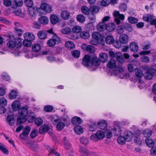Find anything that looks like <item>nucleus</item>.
<instances>
[{
    "label": "nucleus",
    "instance_id": "obj_63",
    "mask_svg": "<svg viewBox=\"0 0 156 156\" xmlns=\"http://www.w3.org/2000/svg\"><path fill=\"white\" fill-rule=\"evenodd\" d=\"M143 19L147 22H150L153 19L152 16L150 14H148L146 16H143Z\"/></svg>",
    "mask_w": 156,
    "mask_h": 156
},
{
    "label": "nucleus",
    "instance_id": "obj_26",
    "mask_svg": "<svg viewBox=\"0 0 156 156\" xmlns=\"http://www.w3.org/2000/svg\"><path fill=\"white\" fill-rule=\"evenodd\" d=\"M108 67L110 69L115 68L116 67L115 61L113 59H111L108 62L107 65Z\"/></svg>",
    "mask_w": 156,
    "mask_h": 156
},
{
    "label": "nucleus",
    "instance_id": "obj_54",
    "mask_svg": "<svg viewBox=\"0 0 156 156\" xmlns=\"http://www.w3.org/2000/svg\"><path fill=\"white\" fill-rule=\"evenodd\" d=\"M97 127V125L95 122H92L90 124L89 130L91 131H94L96 130Z\"/></svg>",
    "mask_w": 156,
    "mask_h": 156
},
{
    "label": "nucleus",
    "instance_id": "obj_19",
    "mask_svg": "<svg viewBox=\"0 0 156 156\" xmlns=\"http://www.w3.org/2000/svg\"><path fill=\"white\" fill-rule=\"evenodd\" d=\"M24 37L25 39L31 41H33L35 38L34 35L29 32L25 33L24 35Z\"/></svg>",
    "mask_w": 156,
    "mask_h": 156
},
{
    "label": "nucleus",
    "instance_id": "obj_34",
    "mask_svg": "<svg viewBox=\"0 0 156 156\" xmlns=\"http://www.w3.org/2000/svg\"><path fill=\"white\" fill-rule=\"evenodd\" d=\"M134 70L136 75L137 77L141 78L144 76L142 71L139 68H136Z\"/></svg>",
    "mask_w": 156,
    "mask_h": 156
},
{
    "label": "nucleus",
    "instance_id": "obj_55",
    "mask_svg": "<svg viewBox=\"0 0 156 156\" xmlns=\"http://www.w3.org/2000/svg\"><path fill=\"white\" fill-rule=\"evenodd\" d=\"M128 20L129 23L132 24L136 23L138 21V19L132 16L129 17L128 18Z\"/></svg>",
    "mask_w": 156,
    "mask_h": 156
},
{
    "label": "nucleus",
    "instance_id": "obj_8",
    "mask_svg": "<svg viewBox=\"0 0 156 156\" xmlns=\"http://www.w3.org/2000/svg\"><path fill=\"white\" fill-rule=\"evenodd\" d=\"M101 63L99 58L96 56H91V68L93 66H98Z\"/></svg>",
    "mask_w": 156,
    "mask_h": 156
},
{
    "label": "nucleus",
    "instance_id": "obj_17",
    "mask_svg": "<svg viewBox=\"0 0 156 156\" xmlns=\"http://www.w3.org/2000/svg\"><path fill=\"white\" fill-rule=\"evenodd\" d=\"M61 16L63 20H67L70 16V13L67 11H64L61 12Z\"/></svg>",
    "mask_w": 156,
    "mask_h": 156
},
{
    "label": "nucleus",
    "instance_id": "obj_36",
    "mask_svg": "<svg viewBox=\"0 0 156 156\" xmlns=\"http://www.w3.org/2000/svg\"><path fill=\"white\" fill-rule=\"evenodd\" d=\"M92 36L93 39L99 40L101 38V35L98 32H94L92 33Z\"/></svg>",
    "mask_w": 156,
    "mask_h": 156
},
{
    "label": "nucleus",
    "instance_id": "obj_48",
    "mask_svg": "<svg viewBox=\"0 0 156 156\" xmlns=\"http://www.w3.org/2000/svg\"><path fill=\"white\" fill-rule=\"evenodd\" d=\"M17 92L15 90H11L9 94V98L11 99H13L15 98L17 96Z\"/></svg>",
    "mask_w": 156,
    "mask_h": 156
},
{
    "label": "nucleus",
    "instance_id": "obj_2",
    "mask_svg": "<svg viewBox=\"0 0 156 156\" xmlns=\"http://www.w3.org/2000/svg\"><path fill=\"white\" fill-rule=\"evenodd\" d=\"M29 107L27 105L22 107L19 110L18 113L19 116L17 119L16 123L18 125L25 122L27 120V116L28 111V109Z\"/></svg>",
    "mask_w": 156,
    "mask_h": 156
},
{
    "label": "nucleus",
    "instance_id": "obj_44",
    "mask_svg": "<svg viewBox=\"0 0 156 156\" xmlns=\"http://www.w3.org/2000/svg\"><path fill=\"white\" fill-rule=\"evenodd\" d=\"M116 58L118 61L120 63H123L124 62L125 60L123 56L120 53L116 54Z\"/></svg>",
    "mask_w": 156,
    "mask_h": 156
},
{
    "label": "nucleus",
    "instance_id": "obj_16",
    "mask_svg": "<svg viewBox=\"0 0 156 156\" xmlns=\"http://www.w3.org/2000/svg\"><path fill=\"white\" fill-rule=\"evenodd\" d=\"M97 125L101 129H105L107 126V122L104 120L98 122Z\"/></svg>",
    "mask_w": 156,
    "mask_h": 156
},
{
    "label": "nucleus",
    "instance_id": "obj_24",
    "mask_svg": "<svg viewBox=\"0 0 156 156\" xmlns=\"http://www.w3.org/2000/svg\"><path fill=\"white\" fill-rule=\"evenodd\" d=\"M85 47V49L87 51L90 53H93L95 51L94 47L91 45L86 46V44H84L82 46V48H84Z\"/></svg>",
    "mask_w": 156,
    "mask_h": 156
},
{
    "label": "nucleus",
    "instance_id": "obj_57",
    "mask_svg": "<svg viewBox=\"0 0 156 156\" xmlns=\"http://www.w3.org/2000/svg\"><path fill=\"white\" fill-rule=\"evenodd\" d=\"M24 3L27 6L30 8L32 7L34 4L32 0H25Z\"/></svg>",
    "mask_w": 156,
    "mask_h": 156
},
{
    "label": "nucleus",
    "instance_id": "obj_45",
    "mask_svg": "<svg viewBox=\"0 0 156 156\" xmlns=\"http://www.w3.org/2000/svg\"><path fill=\"white\" fill-rule=\"evenodd\" d=\"M113 130L115 132V134L117 136L120 135L122 133L121 129L120 127L119 126L114 127Z\"/></svg>",
    "mask_w": 156,
    "mask_h": 156
},
{
    "label": "nucleus",
    "instance_id": "obj_25",
    "mask_svg": "<svg viewBox=\"0 0 156 156\" xmlns=\"http://www.w3.org/2000/svg\"><path fill=\"white\" fill-rule=\"evenodd\" d=\"M152 131L151 129H144L143 132V134L145 137H149L152 135Z\"/></svg>",
    "mask_w": 156,
    "mask_h": 156
},
{
    "label": "nucleus",
    "instance_id": "obj_9",
    "mask_svg": "<svg viewBox=\"0 0 156 156\" xmlns=\"http://www.w3.org/2000/svg\"><path fill=\"white\" fill-rule=\"evenodd\" d=\"M23 4L22 0H15L11 2L10 6L13 9H16L18 7L21 6Z\"/></svg>",
    "mask_w": 156,
    "mask_h": 156
},
{
    "label": "nucleus",
    "instance_id": "obj_32",
    "mask_svg": "<svg viewBox=\"0 0 156 156\" xmlns=\"http://www.w3.org/2000/svg\"><path fill=\"white\" fill-rule=\"evenodd\" d=\"M106 43L108 44H111L113 43L114 39L113 37L110 35L107 36L105 39Z\"/></svg>",
    "mask_w": 156,
    "mask_h": 156
},
{
    "label": "nucleus",
    "instance_id": "obj_33",
    "mask_svg": "<svg viewBox=\"0 0 156 156\" xmlns=\"http://www.w3.org/2000/svg\"><path fill=\"white\" fill-rule=\"evenodd\" d=\"M58 18L56 15H52L51 16L50 21L52 24H56L58 22Z\"/></svg>",
    "mask_w": 156,
    "mask_h": 156
},
{
    "label": "nucleus",
    "instance_id": "obj_46",
    "mask_svg": "<svg viewBox=\"0 0 156 156\" xmlns=\"http://www.w3.org/2000/svg\"><path fill=\"white\" fill-rule=\"evenodd\" d=\"M77 20L80 23H83L85 20V18L82 14H79L76 16Z\"/></svg>",
    "mask_w": 156,
    "mask_h": 156
},
{
    "label": "nucleus",
    "instance_id": "obj_11",
    "mask_svg": "<svg viewBox=\"0 0 156 156\" xmlns=\"http://www.w3.org/2000/svg\"><path fill=\"white\" fill-rule=\"evenodd\" d=\"M41 9L47 12L50 13L52 11L51 6L45 3H42L41 5Z\"/></svg>",
    "mask_w": 156,
    "mask_h": 156
},
{
    "label": "nucleus",
    "instance_id": "obj_37",
    "mask_svg": "<svg viewBox=\"0 0 156 156\" xmlns=\"http://www.w3.org/2000/svg\"><path fill=\"white\" fill-rule=\"evenodd\" d=\"M106 27L107 30L110 32L112 31L115 28V25L113 23H109L107 25H106Z\"/></svg>",
    "mask_w": 156,
    "mask_h": 156
},
{
    "label": "nucleus",
    "instance_id": "obj_49",
    "mask_svg": "<svg viewBox=\"0 0 156 156\" xmlns=\"http://www.w3.org/2000/svg\"><path fill=\"white\" fill-rule=\"evenodd\" d=\"M63 142L65 145V148L69 149L71 147V145L68 140H66V137H65L63 139Z\"/></svg>",
    "mask_w": 156,
    "mask_h": 156
},
{
    "label": "nucleus",
    "instance_id": "obj_35",
    "mask_svg": "<svg viewBox=\"0 0 156 156\" xmlns=\"http://www.w3.org/2000/svg\"><path fill=\"white\" fill-rule=\"evenodd\" d=\"M117 141L119 144L122 145L124 144L127 141L125 137L123 136H119L117 138Z\"/></svg>",
    "mask_w": 156,
    "mask_h": 156
},
{
    "label": "nucleus",
    "instance_id": "obj_4",
    "mask_svg": "<svg viewBox=\"0 0 156 156\" xmlns=\"http://www.w3.org/2000/svg\"><path fill=\"white\" fill-rule=\"evenodd\" d=\"M61 42V39L56 34H55L52 37L51 39L47 41V44L49 47H53L56 44H58Z\"/></svg>",
    "mask_w": 156,
    "mask_h": 156
},
{
    "label": "nucleus",
    "instance_id": "obj_28",
    "mask_svg": "<svg viewBox=\"0 0 156 156\" xmlns=\"http://www.w3.org/2000/svg\"><path fill=\"white\" fill-rule=\"evenodd\" d=\"M37 35L40 39H44L47 37V34L44 31H39L37 33Z\"/></svg>",
    "mask_w": 156,
    "mask_h": 156
},
{
    "label": "nucleus",
    "instance_id": "obj_21",
    "mask_svg": "<svg viewBox=\"0 0 156 156\" xmlns=\"http://www.w3.org/2000/svg\"><path fill=\"white\" fill-rule=\"evenodd\" d=\"M123 72V69L120 66H119L116 67L115 68V69L112 72V73L115 75H116L117 74L121 73Z\"/></svg>",
    "mask_w": 156,
    "mask_h": 156
},
{
    "label": "nucleus",
    "instance_id": "obj_52",
    "mask_svg": "<svg viewBox=\"0 0 156 156\" xmlns=\"http://www.w3.org/2000/svg\"><path fill=\"white\" fill-rule=\"evenodd\" d=\"M30 127L29 126H26L24 129H23L22 133L24 134V135L27 136L28 135L30 132Z\"/></svg>",
    "mask_w": 156,
    "mask_h": 156
},
{
    "label": "nucleus",
    "instance_id": "obj_43",
    "mask_svg": "<svg viewBox=\"0 0 156 156\" xmlns=\"http://www.w3.org/2000/svg\"><path fill=\"white\" fill-rule=\"evenodd\" d=\"M66 48L69 49H73L75 48V45L73 42L71 41L66 42L65 44Z\"/></svg>",
    "mask_w": 156,
    "mask_h": 156
},
{
    "label": "nucleus",
    "instance_id": "obj_39",
    "mask_svg": "<svg viewBox=\"0 0 156 156\" xmlns=\"http://www.w3.org/2000/svg\"><path fill=\"white\" fill-rule=\"evenodd\" d=\"M48 127L47 125H44L41 126L39 129V133H42L47 132L48 130Z\"/></svg>",
    "mask_w": 156,
    "mask_h": 156
},
{
    "label": "nucleus",
    "instance_id": "obj_29",
    "mask_svg": "<svg viewBox=\"0 0 156 156\" xmlns=\"http://www.w3.org/2000/svg\"><path fill=\"white\" fill-rule=\"evenodd\" d=\"M0 151L3 152L5 154H9V152L8 150L6 148V146L0 142Z\"/></svg>",
    "mask_w": 156,
    "mask_h": 156
},
{
    "label": "nucleus",
    "instance_id": "obj_22",
    "mask_svg": "<svg viewBox=\"0 0 156 156\" xmlns=\"http://www.w3.org/2000/svg\"><path fill=\"white\" fill-rule=\"evenodd\" d=\"M28 12L30 16L33 17L36 16L37 11L36 8L34 7L29 8L28 9Z\"/></svg>",
    "mask_w": 156,
    "mask_h": 156
},
{
    "label": "nucleus",
    "instance_id": "obj_40",
    "mask_svg": "<svg viewBox=\"0 0 156 156\" xmlns=\"http://www.w3.org/2000/svg\"><path fill=\"white\" fill-rule=\"evenodd\" d=\"M32 49L35 52H39L41 50V46L39 44H34L32 45Z\"/></svg>",
    "mask_w": 156,
    "mask_h": 156
},
{
    "label": "nucleus",
    "instance_id": "obj_20",
    "mask_svg": "<svg viewBox=\"0 0 156 156\" xmlns=\"http://www.w3.org/2000/svg\"><path fill=\"white\" fill-rule=\"evenodd\" d=\"M71 122L73 124L78 125L80 124L82 121L80 118L77 116H75L72 118Z\"/></svg>",
    "mask_w": 156,
    "mask_h": 156
},
{
    "label": "nucleus",
    "instance_id": "obj_51",
    "mask_svg": "<svg viewBox=\"0 0 156 156\" xmlns=\"http://www.w3.org/2000/svg\"><path fill=\"white\" fill-rule=\"evenodd\" d=\"M82 12L84 14L88 15L90 13V9L85 6H82L81 8Z\"/></svg>",
    "mask_w": 156,
    "mask_h": 156
},
{
    "label": "nucleus",
    "instance_id": "obj_18",
    "mask_svg": "<svg viewBox=\"0 0 156 156\" xmlns=\"http://www.w3.org/2000/svg\"><path fill=\"white\" fill-rule=\"evenodd\" d=\"M97 27L98 31L101 32L106 30V24L104 23H100L97 25Z\"/></svg>",
    "mask_w": 156,
    "mask_h": 156
},
{
    "label": "nucleus",
    "instance_id": "obj_12",
    "mask_svg": "<svg viewBox=\"0 0 156 156\" xmlns=\"http://www.w3.org/2000/svg\"><path fill=\"white\" fill-rule=\"evenodd\" d=\"M119 29L121 30L125 29L129 32H131L133 29L130 24L126 23H123L122 27H119Z\"/></svg>",
    "mask_w": 156,
    "mask_h": 156
},
{
    "label": "nucleus",
    "instance_id": "obj_42",
    "mask_svg": "<svg viewBox=\"0 0 156 156\" xmlns=\"http://www.w3.org/2000/svg\"><path fill=\"white\" fill-rule=\"evenodd\" d=\"M99 9L97 6L93 5L91 6L90 8V11L92 13H97L99 12Z\"/></svg>",
    "mask_w": 156,
    "mask_h": 156
},
{
    "label": "nucleus",
    "instance_id": "obj_62",
    "mask_svg": "<svg viewBox=\"0 0 156 156\" xmlns=\"http://www.w3.org/2000/svg\"><path fill=\"white\" fill-rule=\"evenodd\" d=\"M80 141L81 144L86 145L88 143V140L87 138L82 137L80 138Z\"/></svg>",
    "mask_w": 156,
    "mask_h": 156
},
{
    "label": "nucleus",
    "instance_id": "obj_10",
    "mask_svg": "<svg viewBox=\"0 0 156 156\" xmlns=\"http://www.w3.org/2000/svg\"><path fill=\"white\" fill-rule=\"evenodd\" d=\"M129 48L131 51L134 53L137 52L138 50V44L134 42H132L130 43Z\"/></svg>",
    "mask_w": 156,
    "mask_h": 156
},
{
    "label": "nucleus",
    "instance_id": "obj_53",
    "mask_svg": "<svg viewBox=\"0 0 156 156\" xmlns=\"http://www.w3.org/2000/svg\"><path fill=\"white\" fill-rule=\"evenodd\" d=\"M82 156H90V154L89 151L85 149H81L80 150Z\"/></svg>",
    "mask_w": 156,
    "mask_h": 156
},
{
    "label": "nucleus",
    "instance_id": "obj_58",
    "mask_svg": "<svg viewBox=\"0 0 156 156\" xmlns=\"http://www.w3.org/2000/svg\"><path fill=\"white\" fill-rule=\"evenodd\" d=\"M71 53L73 57L77 58L79 57L80 54V51L77 50H74Z\"/></svg>",
    "mask_w": 156,
    "mask_h": 156
},
{
    "label": "nucleus",
    "instance_id": "obj_64",
    "mask_svg": "<svg viewBox=\"0 0 156 156\" xmlns=\"http://www.w3.org/2000/svg\"><path fill=\"white\" fill-rule=\"evenodd\" d=\"M105 134L106 137L108 138H110L112 136V133L111 131L107 129L105 131Z\"/></svg>",
    "mask_w": 156,
    "mask_h": 156
},
{
    "label": "nucleus",
    "instance_id": "obj_56",
    "mask_svg": "<svg viewBox=\"0 0 156 156\" xmlns=\"http://www.w3.org/2000/svg\"><path fill=\"white\" fill-rule=\"evenodd\" d=\"M134 141L136 143L139 145H141L142 143L144 142V140L141 137L135 138Z\"/></svg>",
    "mask_w": 156,
    "mask_h": 156
},
{
    "label": "nucleus",
    "instance_id": "obj_7",
    "mask_svg": "<svg viewBox=\"0 0 156 156\" xmlns=\"http://www.w3.org/2000/svg\"><path fill=\"white\" fill-rule=\"evenodd\" d=\"M91 56L85 55L82 59V64L85 66L91 68Z\"/></svg>",
    "mask_w": 156,
    "mask_h": 156
},
{
    "label": "nucleus",
    "instance_id": "obj_5",
    "mask_svg": "<svg viewBox=\"0 0 156 156\" xmlns=\"http://www.w3.org/2000/svg\"><path fill=\"white\" fill-rule=\"evenodd\" d=\"M105 136V133L101 130H98L95 134L92 135L90 137V139L93 141H98L103 139Z\"/></svg>",
    "mask_w": 156,
    "mask_h": 156
},
{
    "label": "nucleus",
    "instance_id": "obj_13",
    "mask_svg": "<svg viewBox=\"0 0 156 156\" xmlns=\"http://www.w3.org/2000/svg\"><path fill=\"white\" fill-rule=\"evenodd\" d=\"M128 36L126 34L121 35L119 37V41L121 43L126 44L128 42Z\"/></svg>",
    "mask_w": 156,
    "mask_h": 156
},
{
    "label": "nucleus",
    "instance_id": "obj_41",
    "mask_svg": "<svg viewBox=\"0 0 156 156\" xmlns=\"http://www.w3.org/2000/svg\"><path fill=\"white\" fill-rule=\"evenodd\" d=\"M145 141L146 144L149 147H152L154 144V141L152 139L147 138Z\"/></svg>",
    "mask_w": 156,
    "mask_h": 156
},
{
    "label": "nucleus",
    "instance_id": "obj_30",
    "mask_svg": "<svg viewBox=\"0 0 156 156\" xmlns=\"http://www.w3.org/2000/svg\"><path fill=\"white\" fill-rule=\"evenodd\" d=\"M74 130L76 133L80 135L83 133V129L82 127L77 125L74 128Z\"/></svg>",
    "mask_w": 156,
    "mask_h": 156
},
{
    "label": "nucleus",
    "instance_id": "obj_60",
    "mask_svg": "<svg viewBox=\"0 0 156 156\" xmlns=\"http://www.w3.org/2000/svg\"><path fill=\"white\" fill-rule=\"evenodd\" d=\"M7 104V101L4 98H2L0 99V105L1 106L5 107Z\"/></svg>",
    "mask_w": 156,
    "mask_h": 156
},
{
    "label": "nucleus",
    "instance_id": "obj_15",
    "mask_svg": "<svg viewBox=\"0 0 156 156\" xmlns=\"http://www.w3.org/2000/svg\"><path fill=\"white\" fill-rule=\"evenodd\" d=\"M108 55L107 54L105 53H101L99 55V60L103 62H106L108 59Z\"/></svg>",
    "mask_w": 156,
    "mask_h": 156
},
{
    "label": "nucleus",
    "instance_id": "obj_50",
    "mask_svg": "<svg viewBox=\"0 0 156 156\" xmlns=\"http://www.w3.org/2000/svg\"><path fill=\"white\" fill-rule=\"evenodd\" d=\"M16 41H10L7 43L8 47L10 48H13L16 46Z\"/></svg>",
    "mask_w": 156,
    "mask_h": 156
},
{
    "label": "nucleus",
    "instance_id": "obj_14",
    "mask_svg": "<svg viewBox=\"0 0 156 156\" xmlns=\"http://www.w3.org/2000/svg\"><path fill=\"white\" fill-rule=\"evenodd\" d=\"M6 120L8 124L10 126L13 125L15 122L14 116L12 115H8L7 117Z\"/></svg>",
    "mask_w": 156,
    "mask_h": 156
},
{
    "label": "nucleus",
    "instance_id": "obj_1",
    "mask_svg": "<svg viewBox=\"0 0 156 156\" xmlns=\"http://www.w3.org/2000/svg\"><path fill=\"white\" fill-rule=\"evenodd\" d=\"M48 118L51 123L56 126L57 129L58 131L63 129L65 126V123L68 121L66 118H62L61 120L56 115H50Z\"/></svg>",
    "mask_w": 156,
    "mask_h": 156
},
{
    "label": "nucleus",
    "instance_id": "obj_3",
    "mask_svg": "<svg viewBox=\"0 0 156 156\" xmlns=\"http://www.w3.org/2000/svg\"><path fill=\"white\" fill-rule=\"evenodd\" d=\"M142 68L145 71L144 75L145 79L147 80L152 79L153 76L156 74V70L152 68L144 66Z\"/></svg>",
    "mask_w": 156,
    "mask_h": 156
},
{
    "label": "nucleus",
    "instance_id": "obj_23",
    "mask_svg": "<svg viewBox=\"0 0 156 156\" xmlns=\"http://www.w3.org/2000/svg\"><path fill=\"white\" fill-rule=\"evenodd\" d=\"M124 136L127 141L129 142L132 140L133 137L132 132L129 131H127L125 133Z\"/></svg>",
    "mask_w": 156,
    "mask_h": 156
},
{
    "label": "nucleus",
    "instance_id": "obj_47",
    "mask_svg": "<svg viewBox=\"0 0 156 156\" xmlns=\"http://www.w3.org/2000/svg\"><path fill=\"white\" fill-rule=\"evenodd\" d=\"M34 123L36 125L39 126L43 124V120L40 118H35L34 120Z\"/></svg>",
    "mask_w": 156,
    "mask_h": 156
},
{
    "label": "nucleus",
    "instance_id": "obj_27",
    "mask_svg": "<svg viewBox=\"0 0 156 156\" xmlns=\"http://www.w3.org/2000/svg\"><path fill=\"white\" fill-rule=\"evenodd\" d=\"M20 106L19 105V102L17 101H14L12 105V109L14 111H17L20 109Z\"/></svg>",
    "mask_w": 156,
    "mask_h": 156
},
{
    "label": "nucleus",
    "instance_id": "obj_59",
    "mask_svg": "<svg viewBox=\"0 0 156 156\" xmlns=\"http://www.w3.org/2000/svg\"><path fill=\"white\" fill-rule=\"evenodd\" d=\"M82 30V29L80 26H75L73 27L72 29V31L73 32L76 33H79Z\"/></svg>",
    "mask_w": 156,
    "mask_h": 156
},
{
    "label": "nucleus",
    "instance_id": "obj_38",
    "mask_svg": "<svg viewBox=\"0 0 156 156\" xmlns=\"http://www.w3.org/2000/svg\"><path fill=\"white\" fill-rule=\"evenodd\" d=\"M80 36L81 38L86 39L89 37L90 34L88 32L83 31L80 33Z\"/></svg>",
    "mask_w": 156,
    "mask_h": 156
},
{
    "label": "nucleus",
    "instance_id": "obj_31",
    "mask_svg": "<svg viewBox=\"0 0 156 156\" xmlns=\"http://www.w3.org/2000/svg\"><path fill=\"white\" fill-rule=\"evenodd\" d=\"M40 23L44 25L47 24L48 20L47 17L44 16H42L39 18L38 20Z\"/></svg>",
    "mask_w": 156,
    "mask_h": 156
},
{
    "label": "nucleus",
    "instance_id": "obj_6",
    "mask_svg": "<svg viewBox=\"0 0 156 156\" xmlns=\"http://www.w3.org/2000/svg\"><path fill=\"white\" fill-rule=\"evenodd\" d=\"M113 15L114 17V20L116 23L119 25L121 22L120 20H123L125 19V16L122 14H120L119 11H115L113 13Z\"/></svg>",
    "mask_w": 156,
    "mask_h": 156
},
{
    "label": "nucleus",
    "instance_id": "obj_61",
    "mask_svg": "<svg viewBox=\"0 0 156 156\" xmlns=\"http://www.w3.org/2000/svg\"><path fill=\"white\" fill-rule=\"evenodd\" d=\"M31 41L25 39L23 42V45L25 46L29 47L32 45Z\"/></svg>",
    "mask_w": 156,
    "mask_h": 156
}]
</instances>
